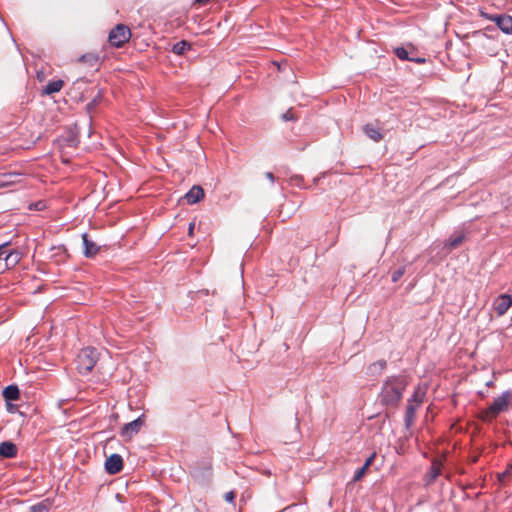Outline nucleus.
I'll return each mask as SVG.
<instances>
[{
	"mask_svg": "<svg viewBox=\"0 0 512 512\" xmlns=\"http://www.w3.org/2000/svg\"><path fill=\"white\" fill-rule=\"evenodd\" d=\"M406 387V381L403 378L392 377L387 379L382 389V401L386 404H395L402 397V392Z\"/></svg>",
	"mask_w": 512,
	"mask_h": 512,
	"instance_id": "1",
	"label": "nucleus"
},
{
	"mask_svg": "<svg viewBox=\"0 0 512 512\" xmlns=\"http://www.w3.org/2000/svg\"><path fill=\"white\" fill-rule=\"evenodd\" d=\"M512 395L510 392H504L499 397L494 399L493 403L481 412V418L484 421H491L497 417L501 412L507 411L511 405Z\"/></svg>",
	"mask_w": 512,
	"mask_h": 512,
	"instance_id": "2",
	"label": "nucleus"
},
{
	"mask_svg": "<svg viewBox=\"0 0 512 512\" xmlns=\"http://www.w3.org/2000/svg\"><path fill=\"white\" fill-rule=\"evenodd\" d=\"M98 360V353L94 348H84L77 356V369L80 374L86 375L95 366Z\"/></svg>",
	"mask_w": 512,
	"mask_h": 512,
	"instance_id": "3",
	"label": "nucleus"
},
{
	"mask_svg": "<svg viewBox=\"0 0 512 512\" xmlns=\"http://www.w3.org/2000/svg\"><path fill=\"white\" fill-rule=\"evenodd\" d=\"M130 37H131L130 29L123 24H119L114 29L111 30L108 40L112 46L121 47L126 42H128Z\"/></svg>",
	"mask_w": 512,
	"mask_h": 512,
	"instance_id": "4",
	"label": "nucleus"
},
{
	"mask_svg": "<svg viewBox=\"0 0 512 512\" xmlns=\"http://www.w3.org/2000/svg\"><path fill=\"white\" fill-rule=\"evenodd\" d=\"M21 259V254L13 250L11 252L6 251V247L0 252V273L5 271L6 269H10L16 266Z\"/></svg>",
	"mask_w": 512,
	"mask_h": 512,
	"instance_id": "5",
	"label": "nucleus"
},
{
	"mask_svg": "<svg viewBox=\"0 0 512 512\" xmlns=\"http://www.w3.org/2000/svg\"><path fill=\"white\" fill-rule=\"evenodd\" d=\"M144 425V418L143 416L137 418L134 421H131L130 423H127L123 426L121 429L120 435L121 437L125 439H131L134 435H136L142 426Z\"/></svg>",
	"mask_w": 512,
	"mask_h": 512,
	"instance_id": "6",
	"label": "nucleus"
},
{
	"mask_svg": "<svg viewBox=\"0 0 512 512\" xmlns=\"http://www.w3.org/2000/svg\"><path fill=\"white\" fill-rule=\"evenodd\" d=\"M512 306V296L508 294H502L497 297L494 301L493 308L498 316L504 315L508 309Z\"/></svg>",
	"mask_w": 512,
	"mask_h": 512,
	"instance_id": "7",
	"label": "nucleus"
},
{
	"mask_svg": "<svg viewBox=\"0 0 512 512\" xmlns=\"http://www.w3.org/2000/svg\"><path fill=\"white\" fill-rule=\"evenodd\" d=\"M123 467L121 456L117 454L111 455L105 462V468L110 474L118 473Z\"/></svg>",
	"mask_w": 512,
	"mask_h": 512,
	"instance_id": "8",
	"label": "nucleus"
},
{
	"mask_svg": "<svg viewBox=\"0 0 512 512\" xmlns=\"http://www.w3.org/2000/svg\"><path fill=\"white\" fill-rule=\"evenodd\" d=\"M491 20L495 21L497 26L506 34H512V17L508 15H501L491 17Z\"/></svg>",
	"mask_w": 512,
	"mask_h": 512,
	"instance_id": "9",
	"label": "nucleus"
},
{
	"mask_svg": "<svg viewBox=\"0 0 512 512\" xmlns=\"http://www.w3.org/2000/svg\"><path fill=\"white\" fill-rule=\"evenodd\" d=\"M17 454V447L10 441H5L0 444V459L13 458Z\"/></svg>",
	"mask_w": 512,
	"mask_h": 512,
	"instance_id": "10",
	"label": "nucleus"
},
{
	"mask_svg": "<svg viewBox=\"0 0 512 512\" xmlns=\"http://www.w3.org/2000/svg\"><path fill=\"white\" fill-rule=\"evenodd\" d=\"M204 197V190L202 187L195 185L186 194L185 199L189 204H195Z\"/></svg>",
	"mask_w": 512,
	"mask_h": 512,
	"instance_id": "11",
	"label": "nucleus"
},
{
	"mask_svg": "<svg viewBox=\"0 0 512 512\" xmlns=\"http://www.w3.org/2000/svg\"><path fill=\"white\" fill-rule=\"evenodd\" d=\"M82 239H83V244H84L85 256L92 257V256L96 255L99 250L98 246L88 239L87 234H83Z\"/></svg>",
	"mask_w": 512,
	"mask_h": 512,
	"instance_id": "12",
	"label": "nucleus"
},
{
	"mask_svg": "<svg viewBox=\"0 0 512 512\" xmlns=\"http://www.w3.org/2000/svg\"><path fill=\"white\" fill-rule=\"evenodd\" d=\"M385 368H386V361L378 360L368 366L367 374L370 376H378L384 371Z\"/></svg>",
	"mask_w": 512,
	"mask_h": 512,
	"instance_id": "13",
	"label": "nucleus"
},
{
	"mask_svg": "<svg viewBox=\"0 0 512 512\" xmlns=\"http://www.w3.org/2000/svg\"><path fill=\"white\" fill-rule=\"evenodd\" d=\"M364 133L373 141L378 142L383 138V135L379 131L378 128L374 127L371 124H367L363 128Z\"/></svg>",
	"mask_w": 512,
	"mask_h": 512,
	"instance_id": "14",
	"label": "nucleus"
},
{
	"mask_svg": "<svg viewBox=\"0 0 512 512\" xmlns=\"http://www.w3.org/2000/svg\"><path fill=\"white\" fill-rule=\"evenodd\" d=\"M63 87V81L62 80H55V81H52V82H49L45 89H44V92L45 94H53V93H56V92H59Z\"/></svg>",
	"mask_w": 512,
	"mask_h": 512,
	"instance_id": "15",
	"label": "nucleus"
},
{
	"mask_svg": "<svg viewBox=\"0 0 512 512\" xmlns=\"http://www.w3.org/2000/svg\"><path fill=\"white\" fill-rule=\"evenodd\" d=\"M6 400H17L19 398V389L17 386H8L3 391Z\"/></svg>",
	"mask_w": 512,
	"mask_h": 512,
	"instance_id": "16",
	"label": "nucleus"
},
{
	"mask_svg": "<svg viewBox=\"0 0 512 512\" xmlns=\"http://www.w3.org/2000/svg\"><path fill=\"white\" fill-rule=\"evenodd\" d=\"M425 393L426 392L424 388L418 387L413 394L412 400H409V402H412L414 405L419 406L424 399Z\"/></svg>",
	"mask_w": 512,
	"mask_h": 512,
	"instance_id": "17",
	"label": "nucleus"
},
{
	"mask_svg": "<svg viewBox=\"0 0 512 512\" xmlns=\"http://www.w3.org/2000/svg\"><path fill=\"white\" fill-rule=\"evenodd\" d=\"M464 240V236L462 234L453 235L446 243V246L449 249H454L458 247Z\"/></svg>",
	"mask_w": 512,
	"mask_h": 512,
	"instance_id": "18",
	"label": "nucleus"
},
{
	"mask_svg": "<svg viewBox=\"0 0 512 512\" xmlns=\"http://www.w3.org/2000/svg\"><path fill=\"white\" fill-rule=\"evenodd\" d=\"M418 406L414 405L412 402H409L408 403V406H407V413H406V422H407V425H410L411 422L413 421V418L415 416V410Z\"/></svg>",
	"mask_w": 512,
	"mask_h": 512,
	"instance_id": "19",
	"label": "nucleus"
},
{
	"mask_svg": "<svg viewBox=\"0 0 512 512\" xmlns=\"http://www.w3.org/2000/svg\"><path fill=\"white\" fill-rule=\"evenodd\" d=\"M189 48V44L185 41H181L174 45L173 52L176 54H183Z\"/></svg>",
	"mask_w": 512,
	"mask_h": 512,
	"instance_id": "20",
	"label": "nucleus"
},
{
	"mask_svg": "<svg viewBox=\"0 0 512 512\" xmlns=\"http://www.w3.org/2000/svg\"><path fill=\"white\" fill-rule=\"evenodd\" d=\"M395 53L401 60H413V58L408 57V52L405 48L399 47L395 50Z\"/></svg>",
	"mask_w": 512,
	"mask_h": 512,
	"instance_id": "21",
	"label": "nucleus"
},
{
	"mask_svg": "<svg viewBox=\"0 0 512 512\" xmlns=\"http://www.w3.org/2000/svg\"><path fill=\"white\" fill-rule=\"evenodd\" d=\"M31 512H48V508L46 504L38 503L31 507Z\"/></svg>",
	"mask_w": 512,
	"mask_h": 512,
	"instance_id": "22",
	"label": "nucleus"
},
{
	"mask_svg": "<svg viewBox=\"0 0 512 512\" xmlns=\"http://www.w3.org/2000/svg\"><path fill=\"white\" fill-rule=\"evenodd\" d=\"M404 268H399L392 273V281L397 282L404 274Z\"/></svg>",
	"mask_w": 512,
	"mask_h": 512,
	"instance_id": "23",
	"label": "nucleus"
},
{
	"mask_svg": "<svg viewBox=\"0 0 512 512\" xmlns=\"http://www.w3.org/2000/svg\"><path fill=\"white\" fill-rule=\"evenodd\" d=\"M368 468L363 465L360 469H358L354 475L353 480H360L362 477L365 476V472Z\"/></svg>",
	"mask_w": 512,
	"mask_h": 512,
	"instance_id": "24",
	"label": "nucleus"
},
{
	"mask_svg": "<svg viewBox=\"0 0 512 512\" xmlns=\"http://www.w3.org/2000/svg\"><path fill=\"white\" fill-rule=\"evenodd\" d=\"M235 497H236V493L234 491H229L224 494V499L230 503H233Z\"/></svg>",
	"mask_w": 512,
	"mask_h": 512,
	"instance_id": "25",
	"label": "nucleus"
},
{
	"mask_svg": "<svg viewBox=\"0 0 512 512\" xmlns=\"http://www.w3.org/2000/svg\"><path fill=\"white\" fill-rule=\"evenodd\" d=\"M440 465L438 463H434L432 466V477L436 478L439 476Z\"/></svg>",
	"mask_w": 512,
	"mask_h": 512,
	"instance_id": "26",
	"label": "nucleus"
},
{
	"mask_svg": "<svg viewBox=\"0 0 512 512\" xmlns=\"http://www.w3.org/2000/svg\"><path fill=\"white\" fill-rule=\"evenodd\" d=\"M375 457H376V454H375V453L371 454V455L366 459V461H365V463H364L365 467L369 468V467L372 465V463H373V461H374Z\"/></svg>",
	"mask_w": 512,
	"mask_h": 512,
	"instance_id": "27",
	"label": "nucleus"
},
{
	"mask_svg": "<svg viewBox=\"0 0 512 512\" xmlns=\"http://www.w3.org/2000/svg\"><path fill=\"white\" fill-rule=\"evenodd\" d=\"M266 177H267V179H269L271 182H273V181H274V176H273V174H272L271 172H267V173H266Z\"/></svg>",
	"mask_w": 512,
	"mask_h": 512,
	"instance_id": "28",
	"label": "nucleus"
},
{
	"mask_svg": "<svg viewBox=\"0 0 512 512\" xmlns=\"http://www.w3.org/2000/svg\"><path fill=\"white\" fill-rule=\"evenodd\" d=\"M194 227H195V223H190L189 224V235L193 234Z\"/></svg>",
	"mask_w": 512,
	"mask_h": 512,
	"instance_id": "29",
	"label": "nucleus"
},
{
	"mask_svg": "<svg viewBox=\"0 0 512 512\" xmlns=\"http://www.w3.org/2000/svg\"><path fill=\"white\" fill-rule=\"evenodd\" d=\"M412 61H415L418 63H423L425 60L423 58H417V59H413Z\"/></svg>",
	"mask_w": 512,
	"mask_h": 512,
	"instance_id": "30",
	"label": "nucleus"
},
{
	"mask_svg": "<svg viewBox=\"0 0 512 512\" xmlns=\"http://www.w3.org/2000/svg\"><path fill=\"white\" fill-rule=\"evenodd\" d=\"M209 1L210 0H197V2L200 3V4H206Z\"/></svg>",
	"mask_w": 512,
	"mask_h": 512,
	"instance_id": "31",
	"label": "nucleus"
},
{
	"mask_svg": "<svg viewBox=\"0 0 512 512\" xmlns=\"http://www.w3.org/2000/svg\"><path fill=\"white\" fill-rule=\"evenodd\" d=\"M8 183H9L8 181H3V182H2V184H3V185H6V184H8Z\"/></svg>",
	"mask_w": 512,
	"mask_h": 512,
	"instance_id": "32",
	"label": "nucleus"
},
{
	"mask_svg": "<svg viewBox=\"0 0 512 512\" xmlns=\"http://www.w3.org/2000/svg\"><path fill=\"white\" fill-rule=\"evenodd\" d=\"M461 488H462V489H466V488H467V486H466V485H462V486H461Z\"/></svg>",
	"mask_w": 512,
	"mask_h": 512,
	"instance_id": "33",
	"label": "nucleus"
}]
</instances>
